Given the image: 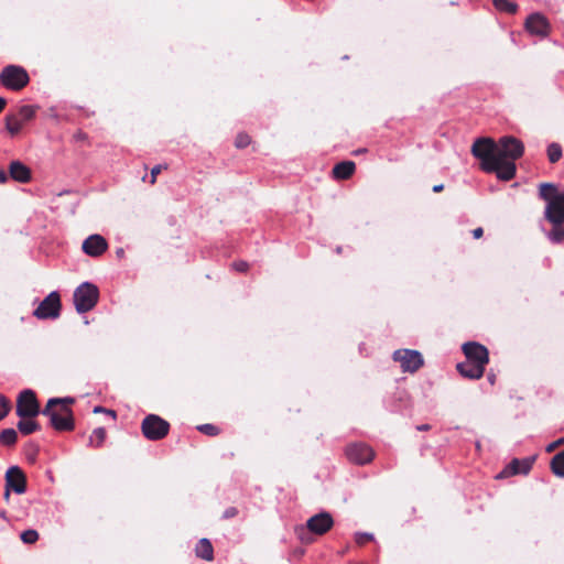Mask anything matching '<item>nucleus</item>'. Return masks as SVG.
Here are the masks:
<instances>
[{
    "mask_svg": "<svg viewBox=\"0 0 564 564\" xmlns=\"http://www.w3.org/2000/svg\"><path fill=\"white\" fill-rule=\"evenodd\" d=\"M346 455L352 463L364 465L373 458V451L366 444H351L346 448Z\"/></svg>",
    "mask_w": 564,
    "mask_h": 564,
    "instance_id": "nucleus-13",
    "label": "nucleus"
},
{
    "mask_svg": "<svg viewBox=\"0 0 564 564\" xmlns=\"http://www.w3.org/2000/svg\"><path fill=\"white\" fill-rule=\"evenodd\" d=\"M163 169H166V166H163V165L159 164V165H155V166L151 170V181H150V183H151V184H154V183H155V181H156V176L161 173V171H162Z\"/></svg>",
    "mask_w": 564,
    "mask_h": 564,
    "instance_id": "nucleus-36",
    "label": "nucleus"
},
{
    "mask_svg": "<svg viewBox=\"0 0 564 564\" xmlns=\"http://www.w3.org/2000/svg\"><path fill=\"white\" fill-rule=\"evenodd\" d=\"M196 555L203 560L212 561L214 558V549L208 539H202L195 549Z\"/></svg>",
    "mask_w": 564,
    "mask_h": 564,
    "instance_id": "nucleus-21",
    "label": "nucleus"
},
{
    "mask_svg": "<svg viewBox=\"0 0 564 564\" xmlns=\"http://www.w3.org/2000/svg\"><path fill=\"white\" fill-rule=\"evenodd\" d=\"M236 514H237V509H236V508H234V507H230V508H228V509H226V510H225V512H224V518H227V519H228V518H232V517H235Z\"/></svg>",
    "mask_w": 564,
    "mask_h": 564,
    "instance_id": "nucleus-40",
    "label": "nucleus"
},
{
    "mask_svg": "<svg viewBox=\"0 0 564 564\" xmlns=\"http://www.w3.org/2000/svg\"><path fill=\"white\" fill-rule=\"evenodd\" d=\"M492 150L495 141L490 138H479L471 147L473 155L481 161L480 165L485 172L496 173L502 181L512 180L517 171L514 162L492 156Z\"/></svg>",
    "mask_w": 564,
    "mask_h": 564,
    "instance_id": "nucleus-1",
    "label": "nucleus"
},
{
    "mask_svg": "<svg viewBox=\"0 0 564 564\" xmlns=\"http://www.w3.org/2000/svg\"><path fill=\"white\" fill-rule=\"evenodd\" d=\"M564 224H552L553 228L547 234L549 239L554 242L558 243L564 239Z\"/></svg>",
    "mask_w": 564,
    "mask_h": 564,
    "instance_id": "nucleus-27",
    "label": "nucleus"
},
{
    "mask_svg": "<svg viewBox=\"0 0 564 564\" xmlns=\"http://www.w3.org/2000/svg\"><path fill=\"white\" fill-rule=\"evenodd\" d=\"M551 470L557 477H564V449L551 459Z\"/></svg>",
    "mask_w": 564,
    "mask_h": 564,
    "instance_id": "nucleus-22",
    "label": "nucleus"
},
{
    "mask_svg": "<svg viewBox=\"0 0 564 564\" xmlns=\"http://www.w3.org/2000/svg\"><path fill=\"white\" fill-rule=\"evenodd\" d=\"M19 115L21 117L20 120H22V122L24 121H28L30 119H32L35 115V109L32 107V106H22L19 110Z\"/></svg>",
    "mask_w": 564,
    "mask_h": 564,
    "instance_id": "nucleus-31",
    "label": "nucleus"
},
{
    "mask_svg": "<svg viewBox=\"0 0 564 564\" xmlns=\"http://www.w3.org/2000/svg\"><path fill=\"white\" fill-rule=\"evenodd\" d=\"M547 159L551 163H556L562 158V147L557 142H552L546 149Z\"/></svg>",
    "mask_w": 564,
    "mask_h": 564,
    "instance_id": "nucleus-24",
    "label": "nucleus"
},
{
    "mask_svg": "<svg viewBox=\"0 0 564 564\" xmlns=\"http://www.w3.org/2000/svg\"><path fill=\"white\" fill-rule=\"evenodd\" d=\"M7 123V130L12 134H17L22 129L23 122L22 120L18 119L15 116H7L6 119Z\"/></svg>",
    "mask_w": 564,
    "mask_h": 564,
    "instance_id": "nucleus-28",
    "label": "nucleus"
},
{
    "mask_svg": "<svg viewBox=\"0 0 564 564\" xmlns=\"http://www.w3.org/2000/svg\"><path fill=\"white\" fill-rule=\"evenodd\" d=\"M564 444V437L560 438L556 442H553L546 446V452H553L558 445Z\"/></svg>",
    "mask_w": 564,
    "mask_h": 564,
    "instance_id": "nucleus-38",
    "label": "nucleus"
},
{
    "mask_svg": "<svg viewBox=\"0 0 564 564\" xmlns=\"http://www.w3.org/2000/svg\"><path fill=\"white\" fill-rule=\"evenodd\" d=\"M250 144V137L246 133H239L236 138L235 145L239 149H243Z\"/></svg>",
    "mask_w": 564,
    "mask_h": 564,
    "instance_id": "nucleus-33",
    "label": "nucleus"
},
{
    "mask_svg": "<svg viewBox=\"0 0 564 564\" xmlns=\"http://www.w3.org/2000/svg\"><path fill=\"white\" fill-rule=\"evenodd\" d=\"M6 487L13 490L18 495H22L25 492L26 479L24 474L18 466H12L7 470Z\"/></svg>",
    "mask_w": 564,
    "mask_h": 564,
    "instance_id": "nucleus-14",
    "label": "nucleus"
},
{
    "mask_svg": "<svg viewBox=\"0 0 564 564\" xmlns=\"http://www.w3.org/2000/svg\"><path fill=\"white\" fill-rule=\"evenodd\" d=\"M525 29L532 35L545 36L549 33L550 24L545 17L540 13H533L528 17Z\"/></svg>",
    "mask_w": 564,
    "mask_h": 564,
    "instance_id": "nucleus-15",
    "label": "nucleus"
},
{
    "mask_svg": "<svg viewBox=\"0 0 564 564\" xmlns=\"http://www.w3.org/2000/svg\"><path fill=\"white\" fill-rule=\"evenodd\" d=\"M443 188H444L443 184L435 185L433 187V192L438 193V192L443 191Z\"/></svg>",
    "mask_w": 564,
    "mask_h": 564,
    "instance_id": "nucleus-45",
    "label": "nucleus"
},
{
    "mask_svg": "<svg viewBox=\"0 0 564 564\" xmlns=\"http://www.w3.org/2000/svg\"><path fill=\"white\" fill-rule=\"evenodd\" d=\"M482 234H484V230L480 227L473 230V237L475 239H479L480 237H482Z\"/></svg>",
    "mask_w": 564,
    "mask_h": 564,
    "instance_id": "nucleus-41",
    "label": "nucleus"
},
{
    "mask_svg": "<svg viewBox=\"0 0 564 564\" xmlns=\"http://www.w3.org/2000/svg\"><path fill=\"white\" fill-rule=\"evenodd\" d=\"M83 251L90 257L101 256L108 248V243L100 235H91L83 242Z\"/></svg>",
    "mask_w": 564,
    "mask_h": 564,
    "instance_id": "nucleus-16",
    "label": "nucleus"
},
{
    "mask_svg": "<svg viewBox=\"0 0 564 564\" xmlns=\"http://www.w3.org/2000/svg\"><path fill=\"white\" fill-rule=\"evenodd\" d=\"M99 297L98 288L89 282L82 283L74 291V304L78 313H86L93 310Z\"/></svg>",
    "mask_w": 564,
    "mask_h": 564,
    "instance_id": "nucleus-4",
    "label": "nucleus"
},
{
    "mask_svg": "<svg viewBox=\"0 0 564 564\" xmlns=\"http://www.w3.org/2000/svg\"><path fill=\"white\" fill-rule=\"evenodd\" d=\"M141 429L148 440L158 441L167 435L170 424L159 415L149 414L143 419Z\"/></svg>",
    "mask_w": 564,
    "mask_h": 564,
    "instance_id": "nucleus-6",
    "label": "nucleus"
},
{
    "mask_svg": "<svg viewBox=\"0 0 564 564\" xmlns=\"http://www.w3.org/2000/svg\"><path fill=\"white\" fill-rule=\"evenodd\" d=\"M74 402V398L70 397L50 399L42 414L50 417L51 424L56 431H72L75 424L69 404Z\"/></svg>",
    "mask_w": 564,
    "mask_h": 564,
    "instance_id": "nucleus-2",
    "label": "nucleus"
},
{
    "mask_svg": "<svg viewBox=\"0 0 564 564\" xmlns=\"http://www.w3.org/2000/svg\"><path fill=\"white\" fill-rule=\"evenodd\" d=\"M539 196L546 202L545 219L551 224H564V193L553 183H542Z\"/></svg>",
    "mask_w": 564,
    "mask_h": 564,
    "instance_id": "nucleus-3",
    "label": "nucleus"
},
{
    "mask_svg": "<svg viewBox=\"0 0 564 564\" xmlns=\"http://www.w3.org/2000/svg\"><path fill=\"white\" fill-rule=\"evenodd\" d=\"M431 429L430 424H421L416 426L417 431H429Z\"/></svg>",
    "mask_w": 564,
    "mask_h": 564,
    "instance_id": "nucleus-42",
    "label": "nucleus"
},
{
    "mask_svg": "<svg viewBox=\"0 0 564 564\" xmlns=\"http://www.w3.org/2000/svg\"><path fill=\"white\" fill-rule=\"evenodd\" d=\"M61 297L57 292H51L34 311V316L40 319L56 318L59 316Z\"/></svg>",
    "mask_w": 564,
    "mask_h": 564,
    "instance_id": "nucleus-10",
    "label": "nucleus"
},
{
    "mask_svg": "<svg viewBox=\"0 0 564 564\" xmlns=\"http://www.w3.org/2000/svg\"><path fill=\"white\" fill-rule=\"evenodd\" d=\"M21 540L25 544H33L39 540V533L35 530H25L20 535Z\"/></svg>",
    "mask_w": 564,
    "mask_h": 564,
    "instance_id": "nucleus-30",
    "label": "nucleus"
},
{
    "mask_svg": "<svg viewBox=\"0 0 564 564\" xmlns=\"http://www.w3.org/2000/svg\"><path fill=\"white\" fill-rule=\"evenodd\" d=\"M355 167L356 165L352 161L340 162L333 169L334 177L338 180H347L354 174Z\"/></svg>",
    "mask_w": 564,
    "mask_h": 564,
    "instance_id": "nucleus-20",
    "label": "nucleus"
},
{
    "mask_svg": "<svg viewBox=\"0 0 564 564\" xmlns=\"http://www.w3.org/2000/svg\"><path fill=\"white\" fill-rule=\"evenodd\" d=\"M457 370L465 378L479 379L482 377L485 368L473 361L466 360L465 362L457 365Z\"/></svg>",
    "mask_w": 564,
    "mask_h": 564,
    "instance_id": "nucleus-18",
    "label": "nucleus"
},
{
    "mask_svg": "<svg viewBox=\"0 0 564 564\" xmlns=\"http://www.w3.org/2000/svg\"><path fill=\"white\" fill-rule=\"evenodd\" d=\"M10 175L18 182L26 183L31 178V171L23 163L14 161L10 164Z\"/></svg>",
    "mask_w": 564,
    "mask_h": 564,
    "instance_id": "nucleus-19",
    "label": "nucleus"
},
{
    "mask_svg": "<svg viewBox=\"0 0 564 564\" xmlns=\"http://www.w3.org/2000/svg\"><path fill=\"white\" fill-rule=\"evenodd\" d=\"M463 351L467 360L473 361L484 368L489 361L487 348L478 343L469 341L464 344Z\"/></svg>",
    "mask_w": 564,
    "mask_h": 564,
    "instance_id": "nucleus-12",
    "label": "nucleus"
},
{
    "mask_svg": "<svg viewBox=\"0 0 564 564\" xmlns=\"http://www.w3.org/2000/svg\"><path fill=\"white\" fill-rule=\"evenodd\" d=\"M7 176L3 172H0V182L6 181Z\"/></svg>",
    "mask_w": 564,
    "mask_h": 564,
    "instance_id": "nucleus-46",
    "label": "nucleus"
},
{
    "mask_svg": "<svg viewBox=\"0 0 564 564\" xmlns=\"http://www.w3.org/2000/svg\"><path fill=\"white\" fill-rule=\"evenodd\" d=\"M40 413V404L32 390L22 391L17 400V415L21 419L34 417Z\"/></svg>",
    "mask_w": 564,
    "mask_h": 564,
    "instance_id": "nucleus-9",
    "label": "nucleus"
},
{
    "mask_svg": "<svg viewBox=\"0 0 564 564\" xmlns=\"http://www.w3.org/2000/svg\"><path fill=\"white\" fill-rule=\"evenodd\" d=\"M373 540V534L367 532H358L355 534V541L359 545H364L367 542Z\"/></svg>",
    "mask_w": 564,
    "mask_h": 564,
    "instance_id": "nucleus-32",
    "label": "nucleus"
},
{
    "mask_svg": "<svg viewBox=\"0 0 564 564\" xmlns=\"http://www.w3.org/2000/svg\"><path fill=\"white\" fill-rule=\"evenodd\" d=\"M232 267L235 268V270H237L239 272H246L248 270L249 264L245 261H238V262H235L232 264Z\"/></svg>",
    "mask_w": 564,
    "mask_h": 564,
    "instance_id": "nucleus-37",
    "label": "nucleus"
},
{
    "mask_svg": "<svg viewBox=\"0 0 564 564\" xmlns=\"http://www.w3.org/2000/svg\"><path fill=\"white\" fill-rule=\"evenodd\" d=\"M106 438V430L104 427L95 429L89 437V444L96 447L101 446Z\"/></svg>",
    "mask_w": 564,
    "mask_h": 564,
    "instance_id": "nucleus-29",
    "label": "nucleus"
},
{
    "mask_svg": "<svg viewBox=\"0 0 564 564\" xmlns=\"http://www.w3.org/2000/svg\"><path fill=\"white\" fill-rule=\"evenodd\" d=\"M10 496H11V489L6 487L4 495H3L4 500L9 501L10 500Z\"/></svg>",
    "mask_w": 564,
    "mask_h": 564,
    "instance_id": "nucleus-43",
    "label": "nucleus"
},
{
    "mask_svg": "<svg viewBox=\"0 0 564 564\" xmlns=\"http://www.w3.org/2000/svg\"><path fill=\"white\" fill-rule=\"evenodd\" d=\"M9 412V402L7 398L0 394V421L8 414Z\"/></svg>",
    "mask_w": 564,
    "mask_h": 564,
    "instance_id": "nucleus-35",
    "label": "nucleus"
},
{
    "mask_svg": "<svg viewBox=\"0 0 564 564\" xmlns=\"http://www.w3.org/2000/svg\"><path fill=\"white\" fill-rule=\"evenodd\" d=\"M0 517L6 520L7 519V512L6 511H0Z\"/></svg>",
    "mask_w": 564,
    "mask_h": 564,
    "instance_id": "nucleus-47",
    "label": "nucleus"
},
{
    "mask_svg": "<svg viewBox=\"0 0 564 564\" xmlns=\"http://www.w3.org/2000/svg\"><path fill=\"white\" fill-rule=\"evenodd\" d=\"M393 360L400 364L404 372H415L423 366V357L417 350L399 349L393 352Z\"/></svg>",
    "mask_w": 564,
    "mask_h": 564,
    "instance_id": "nucleus-8",
    "label": "nucleus"
},
{
    "mask_svg": "<svg viewBox=\"0 0 564 564\" xmlns=\"http://www.w3.org/2000/svg\"><path fill=\"white\" fill-rule=\"evenodd\" d=\"M99 412H105V413H107V414L111 415L112 417H116V412H115V411H112V410H107V409H105V408H102V406H96V408L94 409V413H99Z\"/></svg>",
    "mask_w": 564,
    "mask_h": 564,
    "instance_id": "nucleus-39",
    "label": "nucleus"
},
{
    "mask_svg": "<svg viewBox=\"0 0 564 564\" xmlns=\"http://www.w3.org/2000/svg\"><path fill=\"white\" fill-rule=\"evenodd\" d=\"M6 104H7L6 99L0 97V112L4 109Z\"/></svg>",
    "mask_w": 564,
    "mask_h": 564,
    "instance_id": "nucleus-44",
    "label": "nucleus"
},
{
    "mask_svg": "<svg viewBox=\"0 0 564 564\" xmlns=\"http://www.w3.org/2000/svg\"><path fill=\"white\" fill-rule=\"evenodd\" d=\"M198 430L209 436H215L218 434V427L213 424H203L198 426Z\"/></svg>",
    "mask_w": 564,
    "mask_h": 564,
    "instance_id": "nucleus-34",
    "label": "nucleus"
},
{
    "mask_svg": "<svg viewBox=\"0 0 564 564\" xmlns=\"http://www.w3.org/2000/svg\"><path fill=\"white\" fill-rule=\"evenodd\" d=\"M0 82L7 88L20 90L28 85L29 75L22 67L9 65L2 69L0 74Z\"/></svg>",
    "mask_w": 564,
    "mask_h": 564,
    "instance_id": "nucleus-7",
    "label": "nucleus"
},
{
    "mask_svg": "<svg viewBox=\"0 0 564 564\" xmlns=\"http://www.w3.org/2000/svg\"><path fill=\"white\" fill-rule=\"evenodd\" d=\"M523 151L524 145L519 139L513 137H502L498 142H495L492 156L514 162L522 156Z\"/></svg>",
    "mask_w": 564,
    "mask_h": 564,
    "instance_id": "nucleus-5",
    "label": "nucleus"
},
{
    "mask_svg": "<svg viewBox=\"0 0 564 564\" xmlns=\"http://www.w3.org/2000/svg\"><path fill=\"white\" fill-rule=\"evenodd\" d=\"M18 430L23 435H30L40 429V425L34 420H21L17 424Z\"/></svg>",
    "mask_w": 564,
    "mask_h": 564,
    "instance_id": "nucleus-23",
    "label": "nucleus"
},
{
    "mask_svg": "<svg viewBox=\"0 0 564 564\" xmlns=\"http://www.w3.org/2000/svg\"><path fill=\"white\" fill-rule=\"evenodd\" d=\"M334 525V520L330 513L323 511L319 512L306 521V528L308 532L323 535L328 532Z\"/></svg>",
    "mask_w": 564,
    "mask_h": 564,
    "instance_id": "nucleus-11",
    "label": "nucleus"
},
{
    "mask_svg": "<svg viewBox=\"0 0 564 564\" xmlns=\"http://www.w3.org/2000/svg\"><path fill=\"white\" fill-rule=\"evenodd\" d=\"M18 440V433L13 429H6L0 433V443L6 446H12Z\"/></svg>",
    "mask_w": 564,
    "mask_h": 564,
    "instance_id": "nucleus-26",
    "label": "nucleus"
},
{
    "mask_svg": "<svg viewBox=\"0 0 564 564\" xmlns=\"http://www.w3.org/2000/svg\"><path fill=\"white\" fill-rule=\"evenodd\" d=\"M535 462V456L525 457L523 459L514 458L511 463L506 467V469L498 475V478L503 476L517 475V474H528L533 464Z\"/></svg>",
    "mask_w": 564,
    "mask_h": 564,
    "instance_id": "nucleus-17",
    "label": "nucleus"
},
{
    "mask_svg": "<svg viewBox=\"0 0 564 564\" xmlns=\"http://www.w3.org/2000/svg\"><path fill=\"white\" fill-rule=\"evenodd\" d=\"M492 2L495 8L501 12L512 14L518 10V4L509 0H492Z\"/></svg>",
    "mask_w": 564,
    "mask_h": 564,
    "instance_id": "nucleus-25",
    "label": "nucleus"
}]
</instances>
